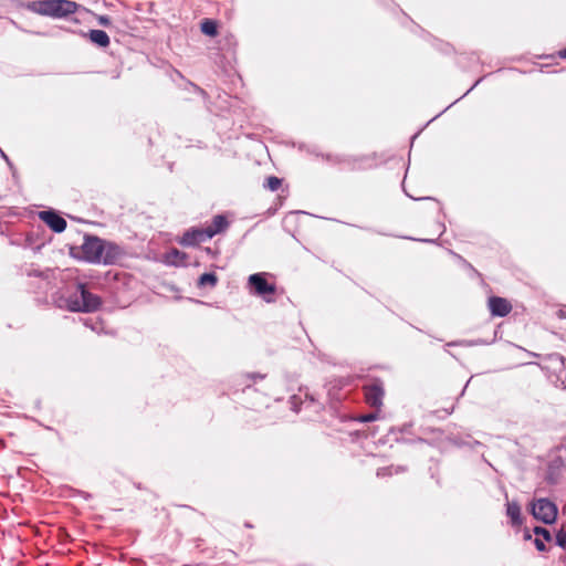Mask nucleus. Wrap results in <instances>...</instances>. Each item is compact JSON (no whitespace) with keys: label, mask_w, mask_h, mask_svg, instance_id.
Masks as SVG:
<instances>
[{"label":"nucleus","mask_w":566,"mask_h":566,"mask_svg":"<svg viewBox=\"0 0 566 566\" xmlns=\"http://www.w3.org/2000/svg\"><path fill=\"white\" fill-rule=\"evenodd\" d=\"M229 226L228 220L226 217L218 214L214 216L211 223L206 227L208 232H206V237H214L218 233L223 232Z\"/></svg>","instance_id":"nucleus-10"},{"label":"nucleus","mask_w":566,"mask_h":566,"mask_svg":"<svg viewBox=\"0 0 566 566\" xmlns=\"http://www.w3.org/2000/svg\"><path fill=\"white\" fill-rule=\"evenodd\" d=\"M488 308L492 316L504 317L511 313L513 306L507 298L491 296L488 300Z\"/></svg>","instance_id":"nucleus-6"},{"label":"nucleus","mask_w":566,"mask_h":566,"mask_svg":"<svg viewBox=\"0 0 566 566\" xmlns=\"http://www.w3.org/2000/svg\"><path fill=\"white\" fill-rule=\"evenodd\" d=\"M27 8L32 12L52 17V0L31 1Z\"/></svg>","instance_id":"nucleus-11"},{"label":"nucleus","mask_w":566,"mask_h":566,"mask_svg":"<svg viewBox=\"0 0 566 566\" xmlns=\"http://www.w3.org/2000/svg\"><path fill=\"white\" fill-rule=\"evenodd\" d=\"M88 39L101 48H107L111 43L108 34L103 30H91Z\"/></svg>","instance_id":"nucleus-13"},{"label":"nucleus","mask_w":566,"mask_h":566,"mask_svg":"<svg viewBox=\"0 0 566 566\" xmlns=\"http://www.w3.org/2000/svg\"><path fill=\"white\" fill-rule=\"evenodd\" d=\"M363 390L366 402L373 408L380 409L385 396L382 382L379 379H376L373 382L365 385Z\"/></svg>","instance_id":"nucleus-5"},{"label":"nucleus","mask_w":566,"mask_h":566,"mask_svg":"<svg viewBox=\"0 0 566 566\" xmlns=\"http://www.w3.org/2000/svg\"><path fill=\"white\" fill-rule=\"evenodd\" d=\"M200 30L203 34L214 38L218 35V23L212 19H203L200 23Z\"/></svg>","instance_id":"nucleus-14"},{"label":"nucleus","mask_w":566,"mask_h":566,"mask_svg":"<svg viewBox=\"0 0 566 566\" xmlns=\"http://www.w3.org/2000/svg\"><path fill=\"white\" fill-rule=\"evenodd\" d=\"M248 283L255 295L263 297L266 302L273 301L272 296L276 292V286L266 281L265 273L251 274Z\"/></svg>","instance_id":"nucleus-3"},{"label":"nucleus","mask_w":566,"mask_h":566,"mask_svg":"<svg viewBox=\"0 0 566 566\" xmlns=\"http://www.w3.org/2000/svg\"><path fill=\"white\" fill-rule=\"evenodd\" d=\"M282 185V180L275 176H270L266 178L264 187L271 191H276Z\"/></svg>","instance_id":"nucleus-16"},{"label":"nucleus","mask_w":566,"mask_h":566,"mask_svg":"<svg viewBox=\"0 0 566 566\" xmlns=\"http://www.w3.org/2000/svg\"><path fill=\"white\" fill-rule=\"evenodd\" d=\"M560 56L566 59V49L564 51L560 52Z\"/></svg>","instance_id":"nucleus-24"},{"label":"nucleus","mask_w":566,"mask_h":566,"mask_svg":"<svg viewBox=\"0 0 566 566\" xmlns=\"http://www.w3.org/2000/svg\"><path fill=\"white\" fill-rule=\"evenodd\" d=\"M556 544L563 548L566 547V528L562 527L556 534Z\"/></svg>","instance_id":"nucleus-19"},{"label":"nucleus","mask_w":566,"mask_h":566,"mask_svg":"<svg viewBox=\"0 0 566 566\" xmlns=\"http://www.w3.org/2000/svg\"><path fill=\"white\" fill-rule=\"evenodd\" d=\"M544 542L545 541L539 538V536H537L534 541V544L539 552H544L546 549Z\"/></svg>","instance_id":"nucleus-21"},{"label":"nucleus","mask_w":566,"mask_h":566,"mask_svg":"<svg viewBox=\"0 0 566 566\" xmlns=\"http://www.w3.org/2000/svg\"><path fill=\"white\" fill-rule=\"evenodd\" d=\"M376 419H377V415L376 413H368L366 416H363L360 418V421H363V422H370V421H374Z\"/></svg>","instance_id":"nucleus-22"},{"label":"nucleus","mask_w":566,"mask_h":566,"mask_svg":"<svg viewBox=\"0 0 566 566\" xmlns=\"http://www.w3.org/2000/svg\"><path fill=\"white\" fill-rule=\"evenodd\" d=\"M265 378V375L254 373V374H243L240 376V382L241 384H248L249 380H252L255 382L256 380H262Z\"/></svg>","instance_id":"nucleus-17"},{"label":"nucleus","mask_w":566,"mask_h":566,"mask_svg":"<svg viewBox=\"0 0 566 566\" xmlns=\"http://www.w3.org/2000/svg\"><path fill=\"white\" fill-rule=\"evenodd\" d=\"M97 21L103 27H109L111 25V19L107 15H98Z\"/></svg>","instance_id":"nucleus-20"},{"label":"nucleus","mask_w":566,"mask_h":566,"mask_svg":"<svg viewBox=\"0 0 566 566\" xmlns=\"http://www.w3.org/2000/svg\"><path fill=\"white\" fill-rule=\"evenodd\" d=\"M78 8L80 4L71 0H52V17L64 18L75 13Z\"/></svg>","instance_id":"nucleus-7"},{"label":"nucleus","mask_w":566,"mask_h":566,"mask_svg":"<svg viewBox=\"0 0 566 566\" xmlns=\"http://www.w3.org/2000/svg\"><path fill=\"white\" fill-rule=\"evenodd\" d=\"M82 258L92 263H98L103 261L104 263H111L112 260L106 254L103 255L104 243L97 237L87 235L84 238V242L81 247Z\"/></svg>","instance_id":"nucleus-2"},{"label":"nucleus","mask_w":566,"mask_h":566,"mask_svg":"<svg viewBox=\"0 0 566 566\" xmlns=\"http://www.w3.org/2000/svg\"><path fill=\"white\" fill-rule=\"evenodd\" d=\"M206 232H208L206 227L201 229H193L192 231L184 234L181 242L184 244H198L205 242L211 239V237H206Z\"/></svg>","instance_id":"nucleus-9"},{"label":"nucleus","mask_w":566,"mask_h":566,"mask_svg":"<svg viewBox=\"0 0 566 566\" xmlns=\"http://www.w3.org/2000/svg\"><path fill=\"white\" fill-rule=\"evenodd\" d=\"M506 514L511 518L513 526H521L523 523L521 506L516 501L506 503Z\"/></svg>","instance_id":"nucleus-12"},{"label":"nucleus","mask_w":566,"mask_h":566,"mask_svg":"<svg viewBox=\"0 0 566 566\" xmlns=\"http://www.w3.org/2000/svg\"><path fill=\"white\" fill-rule=\"evenodd\" d=\"M533 516L545 524H552L557 517V506L547 499H538L532 505Z\"/></svg>","instance_id":"nucleus-4"},{"label":"nucleus","mask_w":566,"mask_h":566,"mask_svg":"<svg viewBox=\"0 0 566 566\" xmlns=\"http://www.w3.org/2000/svg\"><path fill=\"white\" fill-rule=\"evenodd\" d=\"M78 293L71 295L67 300V307L72 312L92 313L99 310L102 300L91 293L84 284H78Z\"/></svg>","instance_id":"nucleus-1"},{"label":"nucleus","mask_w":566,"mask_h":566,"mask_svg":"<svg viewBox=\"0 0 566 566\" xmlns=\"http://www.w3.org/2000/svg\"><path fill=\"white\" fill-rule=\"evenodd\" d=\"M39 217L54 232L61 233L66 228L65 219L55 211H41Z\"/></svg>","instance_id":"nucleus-8"},{"label":"nucleus","mask_w":566,"mask_h":566,"mask_svg":"<svg viewBox=\"0 0 566 566\" xmlns=\"http://www.w3.org/2000/svg\"><path fill=\"white\" fill-rule=\"evenodd\" d=\"M534 534H535L536 536H539V538H542V539H544V541H546V542L552 541V535H551L549 531H548V530H546V528H544V527L536 526V527L534 528Z\"/></svg>","instance_id":"nucleus-18"},{"label":"nucleus","mask_w":566,"mask_h":566,"mask_svg":"<svg viewBox=\"0 0 566 566\" xmlns=\"http://www.w3.org/2000/svg\"><path fill=\"white\" fill-rule=\"evenodd\" d=\"M218 282V276L214 273H203L198 279L199 287H214Z\"/></svg>","instance_id":"nucleus-15"},{"label":"nucleus","mask_w":566,"mask_h":566,"mask_svg":"<svg viewBox=\"0 0 566 566\" xmlns=\"http://www.w3.org/2000/svg\"><path fill=\"white\" fill-rule=\"evenodd\" d=\"M386 474H387L386 469H381V470H379V471L377 472V475H378V476H384V475H386Z\"/></svg>","instance_id":"nucleus-23"}]
</instances>
